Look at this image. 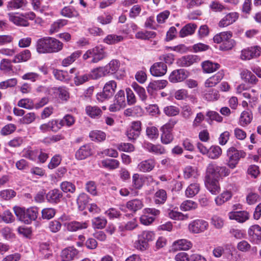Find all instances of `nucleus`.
<instances>
[{"instance_id": "obj_7", "label": "nucleus", "mask_w": 261, "mask_h": 261, "mask_svg": "<svg viewBox=\"0 0 261 261\" xmlns=\"http://www.w3.org/2000/svg\"><path fill=\"white\" fill-rule=\"evenodd\" d=\"M106 56L103 49L100 46H96L87 50L83 55V59L87 60L91 59V63H97L103 59Z\"/></svg>"}, {"instance_id": "obj_16", "label": "nucleus", "mask_w": 261, "mask_h": 261, "mask_svg": "<svg viewBox=\"0 0 261 261\" xmlns=\"http://www.w3.org/2000/svg\"><path fill=\"white\" fill-rule=\"evenodd\" d=\"M229 218L239 223H244L249 219V214L247 211L231 212L228 214Z\"/></svg>"}, {"instance_id": "obj_24", "label": "nucleus", "mask_w": 261, "mask_h": 261, "mask_svg": "<svg viewBox=\"0 0 261 261\" xmlns=\"http://www.w3.org/2000/svg\"><path fill=\"white\" fill-rule=\"evenodd\" d=\"M62 196V193L58 189H55L47 193L46 198L48 202L57 203L60 201Z\"/></svg>"}, {"instance_id": "obj_53", "label": "nucleus", "mask_w": 261, "mask_h": 261, "mask_svg": "<svg viewBox=\"0 0 261 261\" xmlns=\"http://www.w3.org/2000/svg\"><path fill=\"white\" fill-rule=\"evenodd\" d=\"M107 224V219L103 217H97L92 220V224L94 227L98 229L103 228Z\"/></svg>"}, {"instance_id": "obj_44", "label": "nucleus", "mask_w": 261, "mask_h": 261, "mask_svg": "<svg viewBox=\"0 0 261 261\" xmlns=\"http://www.w3.org/2000/svg\"><path fill=\"white\" fill-rule=\"evenodd\" d=\"M232 197V194L230 192L225 191L215 198V202L217 205H221L224 202L229 200Z\"/></svg>"}, {"instance_id": "obj_2", "label": "nucleus", "mask_w": 261, "mask_h": 261, "mask_svg": "<svg viewBox=\"0 0 261 261\" xmlns=\"http://www.w3.org/2000/svg\"><path fill=\"white\" fill-rule=\"evenodd\" d=\"M14 212L18 219L26 224H30L35 221L38 216V208L31 207L25 210L18 206L13 208Z\"/></svg>"}, {"instance_id": "obj_48", "label": "nucleus", "mask_w": 261, "mask_h": 261, "mask_svg": "<svg viewBox=\"0 0 261 261\" xmlns=\"http://www.w3.org/2000/svg\"><path fill=\"white\" fill-rule=\"evenodd\" d=\"M156 35V33L153 31H140L136 34V37L143 40H149L154 38Z\"/></svg>"}, {"instance_id": "obj_8", "label": "nucleus", "mask_w": 261, "mask_h": 261, "mask_svg": "<svg viewBox=\"0 0 261 261\" xmlns=\"http://www.w3.org/2000/svg\"><path fill=\"white\" fill-rule=\"evenodd\" d=\"M154 233L151 231H144L138 236V240L136 242L135 247L140 250H146L148 247V242L154 238Z\"/></svg>"}, {"instance_id": "obj_27", "label": "nucleus", "mask_w": 261, "mask_h": 261, "mask_svg": "<svg viewBox=\"0 0 261 261\" xmlns=\"http://www.w3.org/2000/svg\"><path fill=\"white\" fill-rule=\"evenodd\" d=\"M108 74H109L108 69L105 66L93 69L90 73L91 78L94 80L105 76Z\"/></svg>"}, {"instance_id": "obj_35", "label": "nucleus", "mask_w": 261, "mask_h": 261, "mask_svg": "<svg viewBox=\"0 0 261 261\" xmlns=\"http://www.w3.org/2000/svg\"><path fill=\"white\" fill-rule=\"evenodd\" d=\"M143 206L142 202L139 199H134L128 201L126 204V207L129 211L135 212L141 209Z\"/></svg>"}, {"instance_id": "obj_17", "label": "nucleus", "mask_w": 261, "mask_h": 261, "mask_svg": "<svg viewBox=\"0 0 261 261\" xmlns=\"http://www.w3.org/2000/svg\"><path fill=\"white\" fill-rule=\"evenodd\" d=\"M9 19L16 25L27 27L29 23L28 20L24 18L23 15H18L17 14L10 13L8 14Z\"/></svg>"}, {"instance_id": "obj_3", "label": "nucleus", "mask_w": 261, "mask_h": 261, "mask_svg": "<svg viewBox=\"0 0 261 261\" xmlns=\"http://www.w3.org/2000/svg\"><path fill=\"white\" fill-rule=\"evenodd\" d=\"M232 33L230 31L223 32L216 34L213 38L214 42L221 43L220 49L228 50L231 49L236 44L233 39H231Z\"/></svg>"}, {"instance_id": "obj_25", "label": "nucleus", "mask_w": 261, "mask_h": 261, "mask_svg": "<svg viewBox=\"0 0 261 261\" xmlns=\"http://www.w3.org/2000/svg\"><path fill=\"white\" fill-rule=\"evenodd\" d=\"M239 17L238 14L236 12L230 13L227 14L219 23L220 27H225L228 26L234 22L238 19Z\"/></svg>"}, {"instance_id": "obj_45", "label": "nucleus", "mask_w": 261, "mask_h": 261, "mask_svg": "<svg viewBox=\"0 0 261 261\" xmlns=\"http://www.w3.org/2000/svg\"><path fill=\"white\" fill-rule=\"evenodd\" d=\"M61 14L62 16L68 17H77L80 14L79 12L73 8L65 7L61 11Z\"/></svg>"}, {"instance_id": "obj_49", "label": "nucleus", "mask_w": 261, "mask_h": 261, "mask_svg": "<svg viewBox=\"0 0 261 261\" xmlns=\"http://www.w3.org/2000/svg\"><path fill=\"white\" fill-rule=\"evenodd\" d=\"M101 165L105 168L113 170L118 168L119 162L115 159H107L102 161Z\"/></svg>"}, {"instance_id": "obj_21", "label": "nucleus", "mask_w": 261, "mask_h": 261, "mask_svg": "<svg viewBox=\"0 0 261 261\" xmlns=\"http://www.w3.org/2000/svg\"><path fill=\"white\" fill-rule=\"evenodd\" d=\"M155 166V161L153 159H148L140 162L138 165V169L143 172H150Z\"/></svg>"}, {"instance_id": "obj_12", "label": "nucleus", "mask_w": 261, "mask_h": 261, "mask_svg": "<svg viewBox=\"0 0 261 261\" xmlns=\"http://www.w3.org/2000/svg\"><path fill=\"white\" fill-rule=\"evenodd\" d=\"M205 185L207 189L213 195H217L220 192V187L217 179L205 178Z\"/></svg>"}, {"instance_id": "obj_51", "label": "nucleus", "mask_w": 261, "mask_h": 261, "mask_svg": "<svg viewBox=\"0 0 261 261\" xmlns=\"http://www.w3.org/2000/svg\"><path fill=\"white\" fill-rule=\"evenodd\" d=\"M60 187L62 191L65 193L69 192L73 193L76 189L75 186L73 184L67 181L62 182Z\"/></svg>"}, {"instance_id": "obj_14", "label": "nucleus", "mask_w": 261, "mask_h": 261, "mask_svg": "<svg viewBox=\"0 0 261 261\" xmlns=\"http://www.w3.org/2000/svg\"><path fill=\"white\" fill-rule=\"evenodd\" d=\"M167 67L163 62L154 63L150 69L151 74L154 76H161L166 74Z\"/></svg>"}, {"instance_id": "obj_23", "label": "nucleus", "mask_w": 261, "mask_h": 261, "mask_svg": "<svg viewBox=\"0 0 261 261\" xmlns=\"http://www.w3.org/2000/svg\"><path fill=\"white\" fill-rule=\"evenodd\" d=\"M224 75L223 71H219L216 74L206 80L205 82V87H212L215 86L223 78Z\"/></svg>"}, {"instance_id": "obj_19", "label": "nucleus", "mask_w": 261, "mask_h": 261, "mask_svg": "<svg viewBox=\"0 0 261 261\" xmlns=\"http://www.w3.org/2000/svg\"><path fill=\"white\" fill-rule=\"evenodd\" d=\"M78 251L73 247H68L64 249L61 252V257L62 261H71L77 255Z\"/></svg>"}, {"instance_id": "obj_10", "label": "nucleus", "mask_w": 261, "mask_h": 261, "mask_svg": "<svg viewBox=\"0 0 261 261\" xmlns=\"http://www.w3.org/2000/svg\"><path fill=\"white\" fill-rule=\"evenodd\" d=\"M188 76V72L184 69L173 70L170 74L169 80L171 83L181 82Z\"/></svg>"}, {"instance_id": "obj_9", "label": "nucleus", "mask_w": 261, "mask_h": 261, "mask_svg": "<svg viewBox=\"0 0 261 261\" xmlns=\"http://www.w3.org/2000/svg\"><path fill=\"white\" fill-rule=\"evenodd\" d=\"M207 222L202 219H197L191 222L188 226L189 231L193 233L203 232L208 228Z\"/></svg>"}, {"instance_id": "obj_1", "label": "nucleus", "mask_w": 261, "mask_h": 261, "mask_svg": "<svg viewBox=\"0 0 261 261\" xmlns=\"http://www.w3.org/2000/svg\"><path fill=\"white\" fill-rule=\"evenodd\" d=\"M63 48V43L51 37L41 38L37 41L36 50L39 54L56 53Z\"/></svg>"}, {"instance_id": "obj_33", "label": "nucleus", "mask_w": 261, "mask_h": 261, "mask_svg": "<svg viewBox=\"0 0 261 261\" xmlns=\"http://www.w3.org/2000/svg\"><path fill=\"white\" fill-rule=\"evenodd\" d=\"M196 27V25L194 23H189L186 25L179 32V36L183 38L188 35L193 34L194 33Z\"/></svg>"}, {"instance_id": "obj_4", "label": "nucleus", "mask_w": 261, "mask_h": 261, "mask_svg": "<svg viewBox=\"0 0 261 261\" xmlns=\"http://www.w3.org/2000/svg\"><path fill=\"white\" fill-rule=\"evenodd\" d=\"M230 170L225 166H219L214 162L209 163L206 170L205 178L217 179L220 177H225L229 175Z\"/></svg>"}, {"instance_id": "obj_34", "label": "nucleus", "mask_w": 261, "mask_h": 261, "mask_svg": "<svg viewBox=\"0 0 261 261\" xmlns=\"http://www.w3.org/2000/svg\"><path fill=\"white\" fill-rule=\"evenodd\" d=\"M154 199L155 204H164L167 200L166 192L163 189L158 190L154 194Z\"/></svg>"}, {"instance_id": "obj_31", "label": "nucleus", "mask_w": 261, "mask_h": 261, "mask_svg": "<svg viewBox=\"0 0 261 261\" xmlns=\"http://www.w3.org/2000/svg\"><path fill=\"white\" fill-rule=\"evenodd\" d=\"M202 68L206 73H212L219 69L220 65L218 63H213L210 61H206L202 63Z\"/></svg>"}, {"instance_id": "obj_11", "label": "nucleus", "mask_w": 261, "mask_h": 261, "mask_svg": "<svg viewBox=\"0 0 261 261\" xmlns=\"http://www.w3.org/2000/svg\"><path fill=\"white\" fill-rule=\"evenodd\" d=\"M259 49L257 46L244 49L241 51V59L243 60H249L259 56Z\"/></svg>"}, {"instance_id": "obj_6", "label": "nucleus", "mask_w": 261, "mask_h": 261, "mask_svg": "<svg viewBox=\"0 0 261 261\" xmlns=\"http://www.w3.org/2000/svg\"><path fill=\"white\" fill-rule=\"evenodd\" d=\"M246 153L242 150H238L234 147H231L227 150L228 160L227 165L231 169L236 167L241 158H244Z\"/></svg>"}, {"instance_id": "obj_56", "label": "nucleus", "mask_w": 261, "mask_h": 261, "mask_svg": "<svg viewBox=\"0 0 261 261\" xmlns=\"http://www.w3.org/2000/svg\"><path fill=\"white\" fill-rule=\"evenodd\" d=\"M123 38L121 36H118L114 34L108 35L105 39L104 42L109 44H115L121 41Z\"/></svg>"}, {"instance_id": "obj_18", "label": "nucleus", "mask_w": 261, "mask_h": 261, "mask_svg": "<svg viewBox=\"0 0 261 261\" xmlns=\"http://www.w3.org/2000/svg\"><path fill=\"white\" fill-rule=\"evenodd\" d=\"M92 154L91 146L85 144L81 146L76 152L75 157L77 159L82 160L86 159Z\"/></svg>"}, {"instance_id": "obj_38", "label": "nucleus", "mask_w": 261, "mask_h": 261, "mask_svg": "<svg viewBox=\"0 0 261 261\" xmlns=\"http://www.w3.org/2000/svg\"><path fill=\"white\" fill-rule=\"evenodd\" d=\"M116 87V82L113 80L110 81L105 84L103 90L111 97L114 94Z\"/></svg>"}, {"instance_id": "obj_30", "label": "nucleus", "mask_w": 261, "mask_h": 261, "mask_svg": "<svg viewBox=\"0 0 261 261\" xmlns=\"http://www.w3.org/2000/svg\"><path fill=\"white\" fill-rule=\"evenodd\" d=\"M197 58L193 55H188L184 56L179 59L177 63L180 66L188 67L195 63L196 61Z\"/></svg>"}, {"instance_id": "obj_5", "label": "nucleus", "mask_w": 261, "mask_h": 261, "mask_svg": "<svg viewBox=\"0 0 261 261\" xmlns=\"http://www.w3.org/2000/svg\"><path fill=\"white\" fill-rule=\"evenodd\" d=\"M176 123V120L170 119L167 123L161 127L160 130L162 132L161 140L163 144H168L173 141V136L172 131Z\"/></svg>"}, {"instance_id": "obj_42", "label": "nucleus", "mask_w": 261, "mask_h": 261, "mask_svg": "<svg viewBox=\"0 0 261 261\" xmlns=\"http://www.w3.org/2000/svg\"><path fill=\"white\" fill-rule=\"evenodd\" d=\"M89 202V197L85 193L80 194L76 199V202L79 208L81 210L85 209L86 206Z\"/></svg>"}, {"instance_id": "obj_15", "label": "nucleus", "mask_w": 261, "mask_h": 261, "mask_svg": "<svg viewBox=\"0 0 261 261\" xmlns=\"http://www.w3.org/2000/svg\"><path fill=\"white\" fill-rule=\"evenodd\" d=\"M192 243L186 239H180L174 241L172 244V250L174 251L178 250H188L192 247Z\"/></svg>"}, {"instance_id": "obj_41", "label": "nucleus", "mask_w": 261, "mask_h": 261, "mask_svg": "<svg viewBox=\"0 0 261 261\" xmlns=\"http://www.w3.org/2000/svg\"><path fill=\"white\" fill-rule=\"evenodd\" d=\"M67 22L68 21L66 19H61L57 20L51 24L49 30V33L52 34L58 32L61 28L67 24Z\"/></svg>"}, {"instance_id": "obj_47", "label": "nucleus", "mask_w": 261, "mask_h": 261, "mask_svg": "<svg viewBox=\"0 0 261 261\" xmlns=\"http://www.w3.org/2000/svg\"><path fill=\"white\" fill-rule=\"evenodd\" d=\"M26 4L25 0H12L8 2L7 8L9 10L18 9L25 7Z\"/></svg>"}, {"instance_id": "obj_50", "label": "nucleus", "mask_w": 261, "mask_h": 261, "mask_svg": "<svg viewBox=\"0 0 261 261\" xmlns=\"http://www.w3.org/2000/svg\"><path fill=\"white\" fill-rule=\"evenodd\" d=\"M145 148L150 152L155 154H163L165 152L164 149L160 145H154L151 143H147Z\"/></svg>"}, {"instance_id": "obj_57", "label": "nucleus", "mask_w": 261, "mask_h": 261, "mask_svg": "<svg viewBox=\"0 0 261 261\" xmlns=\"http://www.w3.org/2000/svg\"><path fill=\"white\" fill-rule=\"evenodd\" d=\"M74 122L75 120L72 116L70 115H66L59 121V125H60V126L59 128L64 125L70 126L74 124Z\"/></svg>"}, {"instance_id": "obj_20", "label": "nucleus", "mask_w": 261, "mask_h": 261, "mask_svg": "<svg viewBox=\"0 0 261 261\" xmlns=\"http://www.w3.org/2000/svg\"><path fill=\"white\" fill-rule=\"evenodd\" d=\"M249 236L257 243L261 241V227L258 225H254L249 228Z\"/></svg>"}, {"instance_id": "obj_52", "label": "nucleus", "mask_w": 261, "mask_h": 261, "mask_svg": "<svg viewBox=\"0 0 261 261\" xmlns=\"http://www.w3.org/2000/svg\"><path fill=\"white\" fill-rule=\"evenodd\" d=\"M164 113L167 116L171 117L177 115L180 112L179 109L174 106H168L164 107Z\"/></svg>"}, {"instance_id": "obj_60", "label": "nucleus", "mask_w": 261, "mask_h": 261, "mask_svg": "<svg viewBox=\"0 0 261 261\" xmlns=\"http://www.w3.org/2000/svg\"><path fill=\"white\" fill-rule=\"evenodd\" d=\"M17 105L27 109H32L35 108L32 100L28 98H24L20 99L17 103Z\"/></svg>"}, {"instance_id": "obj_26", "label": "nucleus", "mask_w": 261, "mask_h": 261, "mask_svg": "<svg viewBox=\"0 0 261 261\" xmlns=\"http://www.w3.org/2000/svg\"><path fill=\"white\" fill-rule=\"evenodd\" d=\"M31 57V51L28 49H25L20 53L16 55L12 62L14 63L26 62Z\"/></svg>"}, {"instance_id": "obj_61", "label": "nucleus", "mask_w": 261, "mask_h": 261, "mask_svg": "<svg viewBox=\"0 0 261 261\" xmlns=\"http://www.w3.org/2000/svg\"><path fill=\"white\" fill-rule=\"evenodd\" d=\"M16 195V192L11 189L4 190L0 192V197L2 199L7 200H10Z\"/></svg>"}, {"instance_id": "obj_64", "label": "nucleus", "mask_w": 261, "mask_h": 261, "mask_svg": "<svg viewBox=\"0 0 261 261\" xmlns=\"http://www.w3.org/2000/svg\"><path fill=\"white\" fill-rule=\"evenodd\" d=\"M36 114L34 112L28 113L25 114L20 120L23 124H29L35 121Z\"/></svg>"}, {"instance_id": "obj_28", "label": "nucleus", "mask_w": 261, "mask_h": 261, "mask_svg": "<svg viewBox=\"0 0 261 261\" xmlns=\"http://www.w3.org/2000/svg\"><path fill=\"white\" fill-rule=\"evenodd\" d=\"M85 110L86 114L92 118H98L102 115L101 110L96 106H88Z\"/></svg>"}, {"instance_id": "obj_55", "label": "nucleus", "mask_w": 261, "mask_h": 261, "mask_svg": "<svg viewBox=\"0 0 261 261\" xmlns=\"http://www.w3.org/2000/svg\"><path fill=\"white\" fill-rule=\"evenodd\" d=\"M182 211H187L195 210L197 207V204L193 201L188 200L184 201L180 206Z\"/></svg>"}, {"instance_id": "obj_59", "label": "nucleus", "mask_w": 261, "mask_h": 261, "mask_svg": "<svg viewBox=\"0 0 261 261\" xmlns=\"http://www.w3.org/2000/svg\"><path fill=\"white\" fill-rule=\"evenodd\" d=\"M12 61L9 59H3L0 64V69L6 73L12 70Z\"/></svg>"}, {"instance_id": "obj_40", "label": "nucleus", "mask_w": 261, "mask_h": 261, "mask_svg": "<svg viewBox=\"0 0 261 261\" xmlns=\"http://www.w3.org/2000/svg\"><path fill=\"white\" fill-rule=\"evenodd\" d=\"M132 87L134 90L139 96L140 99L143 101H146L147 96L146 95L145 89L139 86L137 83L135 82L132 84Z\"/></svg>"}, {"instance_id": "obj_43", "label": "nucleus", "mask_w": 261, "mask_h": 261, "mask_svg": "<svg viewBox=\"0 0 261 261\" xmlns=\"http://www.w3.org/2000/svg\"><path fill=\"white\" fill-rule=\"evenodd\" d=\"M132 179L133 187L138 189L142 188L145 180V177L143 175H139L138 173L134 174L133 175Z\"/></svg>"}, {"instance_id": "obj_58", "label": "nucleus", "mask_w": 261, "mask_h": 261, "mask_svg": "<svg viewBox=\"0 0 261 261\" xmlns=\"http://www.w3.org/2000/svg\"><path fill=\"white\" fill-rule=\"evenodd\" d=\"M169 217L174 220H186L188 219L189 216L188 215H184L182 213L171 211L168 214Z\"/></svg>"}, {"instance_id": "obj_63", "label": "nucleus", "mask_w": 261, "mask_h": 261, "mask_svg": "<svg viewBox=\"0 0 261 261\" xmlns=\"http://www.w3.org/2000/svg\"><path fill=\"white\" fill-rule=\"evenodd\" d=\"M115 100L124 108L126 106L125 93L124 91L120 90L115 96Z\"/></svg>"}, {"instance_id": "obj_54", "label": "nucleus", "mask_w": 261, "mask_h": 261, "mask_svg": "<svg viewBox=\"0 0 261 261\" xmlns=\"http://www.w3.org/2000/svg\"><path fill=\"white\" fill-rule=\"evenodd\" d=\"M251 119L252 116L250 112L243 111L240 118V124L242 126H246L251 122Z\"/></svg>"}, {"instance_id": "obj_36", "label": "nucleus", "mask_w": 261, "mask_h": 261, "mask_svg": "<svg viewBox=\"0 0 261 261\" xmlns=\"http://www.w3.org/2000/svg\"><path fill=\"white\" fill-rule=\"evenodd\" d=\"M89 137L92 141L101 142L105 140L106 135L101 130H95L91 131L89 133Z\"/></svg>"}, {"instance_id": "obj_46", "label": "nucleus", "mask_w": 261, "mask_h": 261, "mask_svg": "<svg viewBox=\"0 0 261 261\" xmlns=\"http://www.w3.org/2000/svg\"><path fill=\"white\" fill-rule=\"evenodd\" d=\"M222 154V149L218 146H212L209 149L207 152V156L211 159H217Z\"/></svg>"}, {"instance_id": "obj_39", "label": "nucleus", "mask_w": 261, "mask_h": 261, "mask_svg": "<svg viewBox=\"0 0 261 261\" xmlns=\"http://www.w3.org/2000/svg\"><path fill=\"white\" fill-rule=\"evenodd\" d=\"M55 78L61 81L67 82L71 79V76L67 71L55 69L53 71Z\"/></svg>"}, {"instance_id": "obj_32", "label": "nucleus", "mask_w": 261, "mask_h": 261, "mask_svg": "<svg viewBox=\"0 0 261 261\" xmlns=\"http://www.w3.org/2000/svg\"><path fill=\"white\" fill-rule=\"evenodd\" d=\"M200 190L199 184L195 182L190 184L185 191V194L188 197H193L198 193Z\"/></svg>"}, {"instance_id": "obj_62", "label": "nucleus", "mask_w": 261, "mask_h": 261, "mask_svg": "<svg viewBox=\"0 0 261 261\" xmlns=\"http://www.w3.org/2000/svg\"><path fill=\"white\" fill-rule=\"evenodd\" d=\"M17 83L16 79H10L0 83V89H6L8 88L13 87Z\"/></svg>"}, {"instance_id": "obj_29", "label": "nucleus", "mask_w": 261, "mask_h": 261, "mask_svg": "<svg viewBox=\"0 0 261 261\" xmlns=\"http://www.w3.org/2000/svg\"><path fill=\"white\" fill-rule=\"evenodd\" d=\"M88 226V224L87 221L84 222L72 221L67 224V229L69 231H75L79 229L87 228Z\"/></svg>"}, {"instance_id": "obj_22", "label": "nucleus", "mask_w": 261, "mask_h": 261, "mask_svg": "<svg viewBox=\"0 0 261 261\" xmlns=\"http://www.w3.org/2000/svg\"><path fill=\"white\" fill-rule=\"evenodd\" d=\"M240 75L242 80L250 84L255 85L258 81L256 76L247 69H243Z\"/></svg>"}, {"instance_id": "obj_13", "label": "nucleus", "mask_w": 261, "mask_h": 261, "mask_svg": "<svg viewBox=\"0 0 261 261\" xmlns=\"http://www.w3.org/2000/svg\"><path fill=\"white\" fill-rule=\"evenodd\" d=\"M167 84L168 82L166 80H159L150 82L147 87V92L150 95H153L156 91L164 89Z\"/></svg>"}, {"instance_id": "obj_37", "label": "nucleus", "mask_w": 261, "mask_h": 261, "mask_svg": "<svg viewBox=\"0 0 261 261\" xmlns=\"http://www.w3.org/2000/svg\"><path fill=\"white\" fill-rule=\"evenodd\" d=\"M82 54L81 51L77 50L73 52L70 56L64 59L62 62L63 66L67 67L79 58Z\"/></svg>"}]
</instances>
